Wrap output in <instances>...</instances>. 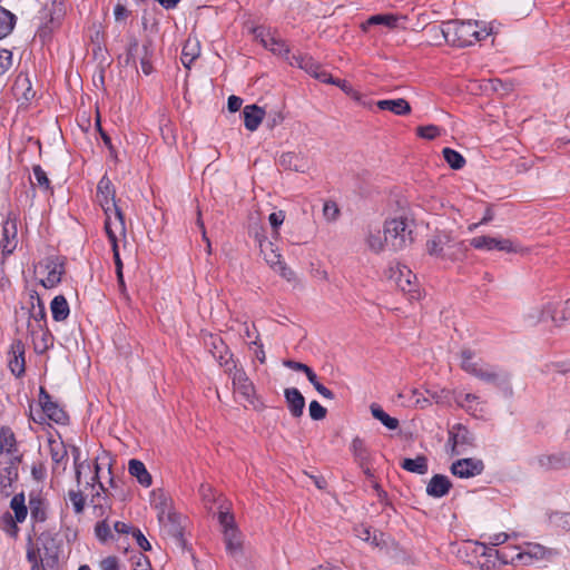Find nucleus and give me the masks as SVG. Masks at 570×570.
Masks as SVG:
<instances>
[{"label":"nucleus","instance_id":"f257e3e1","mask_svg":"<svg viewBox=\"0 0 570 570\" xmlns=\"http://www.w3.org/2000/svg\"><path fill=\"white\" fill-rule=\"evenodd\" d=\"M460 366L465 373L497 387H504L510 382L507 372L485 363L471 348L461 350Z\"/></svg>","mask_w":570,"mask_h":570},{"label":"nucleus","instance_id":"f03ea898","mask_svg":"<svg viewBox=\"0 0 570 570\" xmlns=\"http://www.w3.org/2000/svg\"><path fill=\"white\" fill-rule=\"evenodd\" d=\"M440 31L446 43L456 47H468L485 39L490 33L479 27L478 21H445Z\"/></svg>","mask_w":570,"mask_h":570},{"label":"nucleus","instance_id":"7ed1b4c3","mask_svg":"<svg viewBox=\"0 0 570 570\" xmlns=\"http://www.w3.org/2000/svg\"><path fill=\"white\" fill-rule=\"evenodd\" d=\"M412 229L405 217L387 219L384 224V242L393 250H400L411 244Z\"/></svg>","mask_w":570,"mask_h":570},{"label":"nucleus","instance_id":"20e7f679","mask_svg":"<svg viewBox=\"0 0 570 570\" xmlns=\"http://www.w3.org/2000/svg\"><path fill=\"white\" fill-rule=\"evenodd\" d=\"M39 404L41 413L38 416L30 413V419L33 422L42 424L48 419L60 425L68 424L69 416L67 412L57 402L52 401L50 394L42 386L39 391Z\"/></svg>","mask_w":570,"mask_h":570},{"label":"nucleus","instance_id":"39448f33","mask_svg":"<svg viewBox=\"0 0 570 570\" xmlns=\"http://www.w3.org/2000/svg\"><path fill=\"white\" fill-rule=\"evenodd\" d=\"M390 278L410 299L420 298L416 275L407 266L397 264L395 267H391Z\"/></svg>","mask_w":570,"mask_h":570},{"label":"nucleus","instance_id":"423d86ee","mask_svg":"<svg viewBox=\"0 0 570 570\" xmlns=\"http://www.w3.org/2000/svg\"><path fill=\"white\" fill-rule=\"evenodd\" d=\"M470 245L479 250H499L505 253H520L522 247L520 244L510 238L492 237L489 235H481L473 237Z\"/></svg>","mask_w":570,"mask_h":570},{"label":"nucleus","instance_id":"0eeeda50","mask_svg":"<svg viewBox=\"0 0 570 570\" xmlns=\"http://www.w3.org/2000/svg\"><path fill=\"white\" fill-rule=\"evenodd\" d=\"M451 248H456L458 252H462L463 243L452 244L451 236L444 232L435 234L426 242V250L431 256L455 259L454 253L450 252Z\"/></svg>","mask_w":570,"mask_h":570},{"label":"nucleus","instance_id":"6e6552de","mask_svg":"<svg viewBox=\"0 0 570 570\" xmlns=\"http://www.w3.org/2000/svg\"><path fill=\"white\" fill-rule=\"evenodd\" d=\"M448 443L452 455H461L474 445V435L466 426L456 423L449 430Z\"/></svg>","mask_w":570,"mask_h":570},{"label":"nucleus","instance_id":"1a4fd4ad","mask_svg":"<svg viewBox=\"0 0 570 570\" xmlns=\"http://www.w3.org/2000/svg\"><path fill=\"white\" fill-rule=\"evenodd\" d=\"M255 39L261 42V45L273 52L276 56L282 58L287 57L291 52L289 47L285 40L279 37H276L275 32H272L264 27H256L253 30Z\"/></svg>","mask_w":570,"mask_h":570},{"label":"nucleus","instance_id":"9d476101","mask_svg":"<svg viewBox=\"0 0 570 570\" xmlns=\"http://www.w3.org/2000/svg\"><path fill=\"white\" fill-rule=\"evenodd\" d=\"M544 554V548L540 544H528L522 552H517L515 556H509L507 549L498 552V557L502 562L523 566L532 564L534 560L542 559Z\"/></svg>","mask_w":570,"mask_h":570},{"label":"nucleus","instance_id":"9b49d317","mask_svg":"<svg viewBox=\"0 0 570 570\" xmlns=\"http://www.w3.org/2000/svg\"><path fill=\"white\" fill-rule=\"evenodd\" d=\"M31 307L29 309L30 320L28 323V332L35 335L38 332H42L47 324L46 307L37 292L30 294Z\"/></svg>","mask_w":570,"mask_h":570},{"label":"nucleus","instance_id":"f8f14e48","mask_svg":"<svg viewBox=\"0 0 570 570\" xmlns=\"http://www.w3.org/2000/svg\"><path fill=\"white\" fill-rule=\"evenodd\" d=\"M38 547L41 549L47 567L53 568L59 560V541L51 532H42L38 537Z\"/></svg>","mask_w":570,"mask_h":570},{"label":"nucleus","instance_id":"ddd939ff","mask_svg":"<svg viewBox=\"0 0 570 570\" xmlns=\"http://www.w3.org/2000/svg\"><path fill=\"white\" fill-rule=\"evenodd\" d=\"M451 473L461 479H469L481 474L484 470L482 460L474 458L459 459L451 465Z\"/></svg>","mask_w":570,"mask_h":570},{"label":"nucleus","instance_id":"4468645a","mask_svg":"<svg viewBox=\"0 0 570 570\" xmlns=\"http://www.w3.org/2000/svg\"><path fill=\"white\" fill-rule=\"evenodd\" d=\"M45 269L47 271V276L40 281V284L45 288H53L61 282L62 274L65 273V263L59 257H49L45 262Z\"/></svg>","mask_w":570,"mask_h":570},{"label":"nucleus","instance_id":"2eb2a0df","mask_svg":"<svg viewBox=\"0 0 570 570\" xmlns=\"http://www.w3.org/2000/svg\"><path fill=\"white\" fill-rule=\"evenodd\" d=\"M232 382L235 390L250 404L254 403L255 386L243 368L236 367L232 374Z\"/></svg>","mask_w":570,"mask_h":570},{"label":"nucleus","instance_id":"dca6fc26","mask_svg":"<svg viewBox=\"0 0 570 570\" xmlns=\"http://www.w3.org/2000/svg\"><path fill=\"white\" fill-rule=\"evenodd\" d=\"M278 163L284 170L306 173L309 169V160L307 156L303 153H283L279 157Z\"/></svg>","mask_w":570,"mask_h":570},{"label":"nucleus","instance_id":"f3484780","mask_svg":"<svg viewBox=\"0 0 570 570\" xmlns=\"http://www.w3.org/2000/svg\"><path fill=\"white\" fill-rule=\"evenodd\" d=\"M24 344L21 340H14L10 347L11 357L9 368L16 377H21L26 372Z\"/></svg>","mask_w":570,"mask_h":570},{"label":"nucleus","instance_id":"a211bd4d","mask_svg":"<svg viewBox=\"0 0 570 570\" xmlns=\"http://www.w3.org/2000/svg\"><path fill=\"white\" fill-rule=\"evenodd\" d=\"M538 465L544 470H562L570 466V452L542 454L537 458Z\"/></svg>","mask_w":570,"mask_h":570},{"label":"nucleus","instance_id":"6ab92c4d","mask_svg":"<svg viewBox=\"0 0 570 570\" xmlns=\"http://www.w3.org/2000/svg\"><path fill=\"white\" fill-rule=\"evenodd\" d=\"M21 456H14L10 460V464L2 469L0 473V492L3 497L12 493V483L18 479V464Z\"/></svg>","mask_w":570,"mask_h":570},{"label":"nucleus","instance_id":"aec40b11","mask_svg":"<svg viewBox=\"0 0 570 570\" xmlns=\"http://www.w3.org/2000/svg\"><path fill=\"white\" fill-rule=\"evenodd\" d=\"M284 397L289 413L293 417H301L305 407V397L296 387H287L284 390Z\"/></svg>","mask_w":570,"mask_h":570},{"label":"nucleus","instance_id":"412c9836","mask_svg":"<svg viewBox=\"0 0 570 570\" xmlns=\"http://www.w3.org/2000/svg\"><path fill=\"white\" fill-rule=\"evenodd\" d=\"M543 321L550 318L557 327H562L570 320L567 311V303L564 305H556L549 303L544 306L541 313Z\"/></svg>","mask_w":570,"mask_h":570},{"label":"nucleus","instance_id":"4be33fe9","mask_svg":"<svg viewBox=\"0 0 570 570\" xmlns=\"http://www.w3.org/2000/svg\"><path fill=\"white\" fill-rule=\"evenodd\" d=\"M17 247V227L13 222H6L2 226V238L0 240V248L3 256L13 253Z\"/></svg>","mask_w":570,"mask_h":570},{"label":"nucleus","instance_id":"5701e85b","mask_svg":"<svg viewBox=\"0 0 570 570\" xmlns=\"http://www.w3.org/2000/svg\"><path fill=\"white\" fill-rule=\"evenodd\" d=\"M452 483L446 475L435 474L426 485V493L432 498H443L449 493Z\"/></svg>","mask_w":570,"mask_h":570},{"label":"nucleus","instance_id":"b1692460","mask_svg":"<svg viewBox=\"0 0 570 570\" xmlns=\"http://www.w3.org/2000/svg\"><path fill=\"white\" fill-rule=\"evenodd\" d=\"M97 200L100 206L112 205L116 202L115 186L107 175H104L97 185Z\"/></svg>","mask_w":570,"mask_h":570},{"label":"nucleus","instance_id":"393cba45","mask_svg":"<svg viewBox=\"0 0 570 570\" xmlns=\"http://www.w3.org/2000/svg\"><path fill=\"white\" fill-rule=\"evenodd\" d=\"M48 445L51 460L53 462V471L59 469L62 464V469L65 470V464L67 462L68 452L63 444V442L59 439H55L52 435L48 438Z\"/></svg>","mask_w":570,"mask_h":570},{"label":"nucleus","instance_id":"a878e982","mask_svg":"<svg viewBox=\"0 0 570 570\" xmlns=\"http://www.w3.org/2000/svg\"><path fill=\"white\" fill-rule=\"evenodd\" d=\"M244 125L249 131H255L265 117V110L257 105H247L243 109Z\"/></svg>","mask_w":570,"mask_h":570},{"label":"nucleus","instance_id":"bb28decb","mask_svg":"<svg viewBox=\"0 0 570 570\" xmlns=\"http://www.w3.org/2000/svg\"><path fill=\"white\" fill-rule=\"evenodd\" d=\"M104 229L109 242L110 235H114L115 237H118V235H120L124 238H126L127 229L124 213L117 212L116 216L106 218Z\"/></svg>","mask_w":570,"mask_h":570},{"label":"nucleus","instance_id":"cd10ccee","mask_svg":"<svg viewBox=\"0 0 570 570\" xmlns=\"http://www.w3.org/2000/svg\"><path fill=\"white\" fill-rule=\"evenodd\" d=\"M224 542L229 556L233 558L242 556L243 541L240 533L236 528H229L224 531Z\"/></svg>","mask_w":570,"mask_h":570},{"label":"nucleus","instance_id":"c85d7f7f","mask_svg":"<svg viewBox=\"0 0 570 570\" xmlns=\"http://www.w3.org/2000/svg\"><path fill=\"white\" fill-rule=\"evenodd\" d=\"M12 90L18 100L22 99L27 102L32 100L36 96V91L32 89V85L28 76H18Z\"/></svg>","mask_w":570,"mask_h":570},{"label":"nucleus","instance_id":"c756f323","mask_svg":"<svg viewBox=\"0 0 570 570\" xmlns=\"http://www.w3.org/2000/svg\"><path fill=\"white\" fill-rule=\"evenodd\" d=\"M376 106L381 110H389L397 116H404L411 112L410 104L403 98L379 100Z\"/></svg>","mask_w":570,"mask_h":570},{"label":"nucleus","instance_id":"7c9ffc66","mask_svg":"<svg viewBox=\"0 0 570 570\" xmlns=\"http://www.w3.org/2000/svg\"><path fill=\"white\" fill-rule=\"evenodd\" d=\"M128 471L130 475L135 476L142 487L148 488L151 485V475L141 461L131 459L128 463Z\"/></svg>","mask_w":570,"mask_h":570},{"label":"nucleus","instance_id":"2f4dec72","mask_svg":"<svg viewBox=\"0 0 570 570\" xmlns=\"http://www.w3.org/2000/svg\"><path fill=\"white\" fill-rule=\"evenodd\" d=\"M50 309L53 321L63 322L68 318L70 308L63 295H57L50 303Z\"/></svg>","mask_w":570,"mask_h":570},{"label":"nucleus","instance_id":"473e14b6","mask_svg":"<svg viewBox=\"0 0 570 570\" xmlns=\"http://www.w3.org/2000/svg\"><path fill=\"white\" fill-rule=\"evenodd\" d=\"M400 465L405 471L420 475L429 471L428 458L425 455H417L415 459H403Z\"/></svg>","mask_w":570,"mask_h":570},{"label":"nucleus","instance_id":"72a5a7b5","mask_svg":"<svg viewBox=\"0 0 570 570\" xmlns=\"http://www.w3.org/2000/svg\"><path fill=\"white\" fill-rule=\"evenodd\" d=\"M29 509L31 519L36 522H43L47 518L45 500L37 493L29 495Z\"/></svg>","mask_w":570,"mask_h":570},{"label":"nucleus","instance_id":"f704fd0d","mask_svg":"<svg viewBox=\"0 0 570 570\" xmlns=\"http://www.w3.org/2000/svg\"><path fill=\"white\" fill-rule=\"evenodd\" d=\"M397 17L391 13L387 14H374L371 16L366 21L361 24L363 31H367L372 26H385L390 29L396 27Z\"/></svg>","mask_w":570,"mask_h":570},{"label":"nucleus","instance_id":"c9c22d12","mask_svg":"<svg viewBox=\"0 0 570 570\" xmlns=\"http://www.w3.org/2000/svg\"><path fill=\"white\" fill-rule=\"evenodd\" d=\"M454 401L458 406L462 407L470 414H474L478 410L479 396L476 394L456 392L454 394Z\"/></svg>","mask_w":570,"mask_h":570},{"label":"nucleus","instance_id":"e433bc0d","mask_svg":"<svg viewBox=\"0 0 570 570\" xmlns=\"http://www.w3.org/2000/svg\"><path fill=\"white\" fill-rule=\"evenodd\" d=\"M0 450L8 454H14L18 451L16 435L9 426L0 429Z\"/></svg>","mask_w":570,"mask_h":570},{"label":"nucleus","instance_id":"4c0bfd02","mask_svg":"<svg viewBox=\"0 0 570 570\" xmlns=\"http://www.w3.org/2000/svg\"><path fill=\"white\" fill-rule=\"evenodd\" d=\"M154 49L151 40L144 42L141 55L139 56L140 67L144 75L149 76L154 71L153 67Z\"/></svg>","mask_w":570,"mask_h":570},{"label":"nucleus","instance_id":"58836bf2","mask_svg":"<svg viewBox=\"0 0 570 570\" xmlns=\"http://www.w3.org/2000/svg\"><path fill=\"white\" fill-rule=\"evenodd\" d=\"M351 451L361 468L367 464L370 460V452L361 438L356 436L353 439L351 443Z\"/></svg>","mask_w":570,"mask_h":570},{"label":"nucleus","instance_id":"ea45409f","mask_svg":"<svg viewBox=\"0 0 570 570\" xmlns=\"http://www.w3.org/2000/svg\"><path fill=\"white\" fill-rule=\"evenodd\" d=\"M32 174L33 178H31L30 181L33 187H39L42 191L52 193L50 179L40 165L32 167Z\"/></svg>","mask_w":570,"mask_h":570},{"label":"nucleus","instance_id":"a19ab883","mask_svg":"<svg viewBox=\"0 0 570 570\" xmlns=\"http://www.w3.org/2000/svg\"><path fill=\"white\" fill-rule=\"evenodd\" d=\"M17 22V17L9 10L0 7V40L9 36Z\"/></svg>","mask_w":570,"mask_h":570},{"label":"nucleus","instance_id":"79ce46f5","mask_svg":"<svg viewBox=\"0 0 570 570\" xmlns=\"http://www.w3.org/2000/svg\"><path fill=\"white\" fill-rule=\"evenodd\" d=\"M370 409L373 417L379 420L389 430H396L399 428V420L390 416L379 404L373 403Z\"/></svg>","mask_w":570,"mask_h":570},{"label":"nucleus","instance_id":"37998d69","mask_svg":"<svg viewBox=\"0 0 570 570\" xmlns=\"http://www.w3.org/2000/svg\"><path fill=\"white\" fill-rule=\"evenodd\" d=\"M24 501H26L24 494H23V492H21V493H17L16 495H13V498L11 499V502H10V508L14 512L13 518H16V520L18 522H23L28 514V508H27Z\"/></svg>","mask_w":570,"mask_h":570},{"label":"nucleus","instance_id":"c03bdc74","mask_svg":"<svg viewBox=\"0 0 570 570\" xmlns=\"http://www.w3.org/2000/svg\"><path fill=\"white\" fill-rule=\"evenodd\" d=\"M205 345L214 357L222 353L228 354V346L219 335L209 334L205 338Z\"/></svg>","mask_w":570,"mask_h":570},{"label":"nucleus","instance_id":"a18cd8bd","mask_svg":"<svg viewBox=\"0 0 570 570\" xmlns=\"http://www.w3.org/2000/svg\"><path fill=\"white\" fill-rule=\"evenodd\" d=\"M442 154H443L445 161L449 164V166L452 169L459 170L464 167L465 159L459 151H456L452 148L445 147L442 150Z\"/></svg>","mask_w":570,"mask_h":570},{"label":"nucleus","instance_id":"49530a36","mask_svg":"<svg viewBox=\"0 0 570 570\" xmlns=\"http://www.w3.org/2000/svg\"><path fill=\"white\" fill-rule=\"evenodd\" d=\"M26 558L28 562L31 564V568L47 567L43 560V556L41 553V549L39 547H35L31 542V539L29 540Z\"/></svg>","mask_w":570,"mask_h":570},{"label":"nucleus","instance_id":"de8ad7c7","mask_svg":"<svg viewBox=\"0 0 570 570\" xmlns=\"http://www.w3.org/2000/svg\"><path fill=\"white\" fill-rule=\"evenodd\" d=\"M18 521L11 515L10 512H6L1 517L0 527L11 538H17L19 533Z\"/></svg>","mask_w":570,"mask_h":570},{"label":"nucleus","instance_id":"09e8293b","mask_svg":"<svg viewBox=\"0 0 570 570\" xmlns=\"http://www.w3.org/2000/svg\"><path fill=\"white\" fill-rule=\"evenodd\" d=\"M68 499L70 500L76 514H81L85 510L86 498L81 491L69 490Z\"/></svg>","mask_w":570,"mask_h":570},{"label":"nucleus","instance_id":"8fccbe9b","mask_svg":"<svg viewBox=\"0 0 570 570\" xmlns=\"http://www.w3.org/2000/svg\"><path fill=\"white\" fill-rule=\"evenodd\" d=\"M420 138L433 140L441 135V128L435 125L420 126L416 128Z\"/></svg>","mask_w":570,"mask_h":570},{"label":"nucleus","instance_id":"3c124183","mask_svg":"<svg viewBox=\"0 0 570 570\" xmlns=\"http://www.w3.org/2000/svg\"><path fill=\"white\" fill-rule=\"evenodd\" d=\"M95 534L101 542H107L109 539H112L111 529L107 522V519L96 523Z\"/></svg>","mask_w":570,"mask_h":570},{"label":"nucleus","instance_id":"603ef678","mask_svg":"<svg viewBox=\"0 0 570 570\" xmlns=\"http://www.w3.org/2000/svg\"><path fill=\"white\" fill-rule=\"evenodd\" d=\"M198 57V51L196 50V46H191L190 42H187L181 52V62L186 68H190V65Z\"/></svg>","mask_w":570,"mask_h":570},{"label":"nucleus","instance_id":"864d4df0","mask_svg":"<svg viewBox=\"0 0 570 570\" xmlns=\"http://www.w3.org/2000/svg\"><path fill=\"white\" fill-rule=\"evenodd\" d=\"M214 358L217 360V362L219 363L220 366L225 367V372L228 374H232V372L237 367V364L233 360V354L230 353L229 350H228V354L222 353V354H218Z\"/></svg>","mask_w":570,"mask_h":570},{"label":"nucleus","instance_id":"5fc2aeb1","mask_svg":"<svg viewBox=\"0 0 570 570\" xmlns=\"http://www.w3.org/2000/svg\"><path fill=\"white\" fill-rule=\"evenodd\" d=\"M110 246H111V250H112V257H114L116 272L124 271V263H122V261L120 258V254H119L118 237L110 235Z\"/></svg>","mask_w":570,"mask_h":570},{"label":"nucleus","instance_id":"6e6d98bb","mask_svg":"<svg viewBox=\"0 0 570 570\" xmlns=\"http://www.w3.org/2000/svg\"><path fill=\"white\" fill-rule=\"evenodd\" d=\"M308 411L311 419L315 421L323 420L327 413L326 409L315 400L309 403Z\"/></svg>","mask_w":570,"mask_h":570},{"label":"nucleus","instance_id":"4d7b16f0","mask_svg":"<svg viewBox=\"0 0 570 570\" xmlns=\"http://www.w3.org/2000/svg\"><path fill=\"white\" fill-rule=\"evenodd\" d=\"M12 66V52L7 49L0 50V77L3 76Z\"/></svg>","mask_w":570,"mask_h":570},{"label":"nucleus","instance_id":"13d9d810","mask_svg":"<svg viewBox=\"0 0 570 570\" xmlns=\"http://www.w3.org/2000/svg\"><path fill=\"white\" fill-rule=\"evenodd\" d=\"M51 341L50 334L42 331L41 342L35 343V352L38 354L45 353L52 345Z\"/></svg>","mask_w":570,"mask_h":570},{"label":"nucleus","instance_id":"bf43d9fd","mask_svg":"<svg viewBox=\"0 0 570 570\" xmlns=\"http://www.w3.org/2000/svg\"><path fill=\"white\" fill-rule=\"evenodd\" d=\"M323 213L326 219L335 220L340 215V209L334 202H326L323 207Z\"/></svg>","mask_w":570,"mask_h":570},{"label":"nucleus","instance_id":"052dcab7","mask_svg":"<svg viewBox=\"0 0 570 570\" xmlns=\"http://www.w3.org/2000/svg\"><path fill=\"white\" fill-rule=\"evenodd\" d=\"M218 521L223 527L224 531L228 530L229 528H235L234 515L230 514L228 511H220L218 513Z\"/></svg>","mask_w":570,"mask_h":570},{"label":"nucleus","instance_id":"680f3d73","mask_svg":"<svg viewBox=\"0 0 570 570\" xmlns=\"http://www.w3.org/2000/svg\"><path fill=\"white\" fill-rule=\"evenodd\" d=\"M134 570H151L150 562L146 556L139 553L134 558Z\"/></svg>","mask_w":570,"mask_h":570},{"label":"nucleus","instance_id":"e2e57ef3","mask_svg":"<svg viewBox=\"0 0 570 570\" xmlns=\"http://www.w3.org/2000/svg\"><path fill=\"white\" fill-rule=\"evenodd\" d=\"M314 78L324 83L340 85V81H335L332 75L328 71H326L322 66L315 73Z\"/></svg>","mask_w":570,"mask_h":570},{"label":"nucleus","instance_id":"0e129e2a","mask_svg":"<svg viewBox=\"0 0 570 570\" xmlns=\"http://www.w3.org/2000/svg\"><path fill=\"white\" fill-rule=\"evenodd\" d=\"M384 243L385 242L382 240V238L379 234L377 235L371 234L367 238V244H368L370 248L375 253L383 250Z\"/></svg>","mask_w":570,"mask_h":570},{"label":"nucleus","instance_id":"69168bd1","mask_svg":"<svg viewBox=\"0 0 570 570\" xmlns=\"http://www.w3.org/2000/svg\"><path fill=\"white\" fill-rule=\"evenodd\" d=\"M132 537L136 539L137 544L139 546V548L141 550H144V551L151 550V546H150L149 541L145 538V535L141 533V531L139 529L132 530Z\"/></svg>","mask_w":570,"mask_h":570},{"label":"nucleus","instance_id":"338daca9","mask_svg":"<svg viewBox=\"0 0 570 570\" xmlns=\"http://www.w3.org/2000/svg\"><path fill=\"white\" fill-rule=\"evenodd\" d=\"M101 570H120L119 561L116 557H107L99 563Z\"/></svg>","mask_w":570,"mask_h":570},{"label":"nucleus","instance_id":"774afa93","mask_svg":"<svg viewBox=\"0 0 570 570\" xmlns=\"http://www.w3.org/2000/svg\"><path fill=\"white\" fill-rule=\"evenodd\" d=\"M268 220L273 229H277L285 220V212L278 210L269 214Z\"/></svg>","mask_w":570,"mask_h":570}]
</instances>
